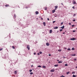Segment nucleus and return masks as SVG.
Masks as SVG:
<instances>
[{"label":"nucleus","instance_id":"obj_1","mask_svg":"<svg viewBox=\"0 0 77 77\" xmlns=\"http://www.w3.org/2000/svg\"><path fill=\"white\" fill-rule=\"evenodd\" d=\"M70 40H71L72 41H74V40H76V38H71L70 39Z\"/></svg>","mask_w":77,"mask_h":77},{"label":"nucleus","instance_id":"obj_2","mask_svg":"<svg viewBox=\"0 0 77 77\" xmlns=\"http://www.w3.org/2000/svg\"><path fill=\"white\" fill-rule=\"evenodd\" d=\"M27 48L28 50H30V47L29 46V45H27Z\"/></svg>","mask_w":77,"mask_h":77},{"label":"nucleus","instance_id":"obj_3","mask_svg":"<svg viewBox=\"0 0 77 77\" xmlns=\"http://www.w3.org/2000/svg\"><path fill=\"white\" fill-rule=\"evenodd\" d=\"M55 10H56V9H57V8H58V6H55Z\"/></svg>","mask_w":77,"mask_h":77},{"label":"nucleus","instance_id":"obj_4","mask_svg":"<svg viewBox=\"0 0 77 77\" xmlns=\"http://www.w3.org/2000/svg\"><path fill=\"white\" fill-rule=\"evenodd\" d=\"M17 71H14V74H17Z\"/></svg>","mask_w":77,"mask_h":77},{"label":"nucleus","instance_id":"obj_5","mask_svg":"<svg viewBox=\"0 0 77 77\" xmlns=\"http://www.w3.org/2000/svg\"><path fill=\"white\" fill-rule=\"evenodd\" d=\"M43 24L44 26H46V23H45V22H43Z\"/></svg>","mask_w":77,"mask_h":77},{"label":"nucleus","instance_id":"obj_6","mask_svg":"<svg viewBox=\"0 0 77 77\" xmlns=\"http://www.w3.org/2000/svg\"><path fill=\"white\" fill-rule=\"evenodd\" d=\"M58 29V27L56 26L54 28V29Z\"/></svg>","mask_w":77,"mask_h":77},{"label":"nucleus","instance_id":"obj_7","mask_svg":"<svg viewBox=\"0 0 77 77\" xmlns=\"http://www.w3.org/2000/svg\"><path fill=\"white\" fill-rule=\"evenodd\" d=\"M50 32V33H52V30L51 29L49 31Z\"/></svg>","mask_w":77,"mask_h":77},{"label":"nucleus","instance_id":"obj_8","mask_svg":"<svg viewBox=\"0 0 77 77\" xmlns=\"http://www.w3.org/2000/svg\"><path fill=\"white\" fill-rule=\"evenodd\" d=\"M5 7H9V5H5Z\"/></svg>","mask_w":77,"mask_h":77},{"label":"nucleus","instance_id":"obj_9","mask_svg":"<svg viewBox=\"0 0 77 77\" xmlns=\"http://www.w3.org/2000/svg\"><path fill=\"white\" fill-rule=\"evenodd\" d=\"M47 7H45V11H47Z\"/></svg>","mask_w":77,"mask_h":77},{"label":"nucleus","instance_id":"obj_10","mask_svg":"<svg viewBox=\"0 0 77 77\" xmlns=\"http://www.w3.org/2000/svg\"><path fill=\"white\" fill-rule=\"evenodd\" d=\"M49 43H46V45L47 46H49Z\"/></svg>","mask_w":77,"mask_h":77},{"label":"nucleus","instance_id":"obj_11","mask_svg":"<svg viewBox=\"0 0 77 77\" xmlns=\"http://www.w3.org/2000/svg\"><path fill=\"white\" fill-rule=\"evenodd\" d=\"M51 72H54V70L52 69L51 70Z\"/></svg>","mask_w":77,"mask_h":77},{"label":"nucleus","instance_id":"obj_12","mask_svg":"<svg viewBox=\"0 0 77 77\" xmlns=\"http://www.w3.org/2000/svg\"><path fill=\"white\" fill-rule=\"evenodd\" d=\"M42 68H46V66H42Z\"/></svg>","mask_w":77,"mask_h":77},{"label":"nucleus","instance_id":"obj_13","mask_svg":"<svg viewBox=\"0 0 77 77\" xmlns=\"http://www.w3.org/2000/svg\"><path fill=\"white\" fill-rule=\"evenodd\" d=\"M62 63V61H59V62H58V63Z\"/></svg>","mask_w":77,"mask_h":77},{"label":"nucleus","instance_id":"obj_14","mask_svg":"<svg viewBox=\"0 0 77 77\" xmlns=\"http://www.w3.org/2000/svg\"><path fill=\"white\" fill-rule=\"evenodd\" d=\"M56 11V10H53L52 11V13H54V12H55V11Z\"/></svg>","mask_w":77,"mask_h":77},{"label":"nucleus","instance_id":"obj_15","mask_svg":"<svg viewBox=\"0 0 77 77\" xmlns=\"http://www.w3.org/2000/svg\"><path fill=\"white\" fill-rule=\"evenodd\" d=\"M64 26L63 25L62 27H61V29H64Z\"/></svg>","mask_w":77,"mask_h":77},{"label":"nucleus","instance_id":"obj_16","mask_svg":"<svg viewBox=\"0 0 77 77\" xmlns=\"http://www.w3.org/2000/svg\"><path fill=\"white\" fill-rule=\"evenodd\" d=\"M75 1H74L73 2V4H75Z\"/></svg>","mask_w":77,"mask_h":77},{"label":"nucleus","instance_id":"obj_17","mask_svg":"<svg viewBox=\"0 0 77 77\" xmlns=\"http://www.w3.org/2000/svg\"><path fill=\"white\" fill-rule=\"evenodd\" d=\"M35 13H36V15H37V14H39V13H38V11H37L35 12Z\"/></svg>","mask_w":77,"mask_h":77},{"label":"nucleus","instance_id":"obj_18","mask_svg":"<svg viewBox=\"0 0 77 77\" xmlns=\"http://www.w3.org/2000/svg\"><path fill=\"white\" fill-rule=\"evenodd\" d=\"M58 65H54V66H55V67H57V66Z\"/></svg>","mask_w":77,"mask_h":77},{"label":"nucleus","instance_id":"obj_19","mask_svg":"<svg viewBox=\"0 0 77 77\" xmlns=\"http://www.w3.org/2000/svg\"><path fill=\"white\" fill-rule=\"evenodd\" d=\"M72 56H75V54H73L72 55Z\"/></svg>","mask_w":77,"mask_h":77},{"label":"nucleus","instance_id":"obj_20","mask_svg":"<svg viewBox=\"0 0 77 77\" xmlns=\"http://www.w3.org/2000/svg\"><path fill=\"white\" fill-rule=\"evenodd\" d=\"M72 77H76V75H73V76H72Z\"/></svg>","mask_w":77,"mask_h":77},{"label":"nucleus","instance_id":"obj_21","mask_svg":"<svg viewBox=\"0 0 77 77\" xmlns=\"http://www.w3.org/2000/svg\"><path fill=\"white\" fill-rule=\"evenodd\" d=\"M72 50H75V49L74 48H72Z\"/></svg>","mask_w":77,"mask_h":77},{"label":"nucleus","instance_id":"obj_22","mask_svg":"<svg viewBox=\"0 0 77 77\" xmlns=\"http://www.w3.org/2000/svg\"><path fill=\"white\" fill-rule=\"evenodd\" d=\"M67 50H68V51H70V50H71V49H70V48H68L67 49Z\"/></svg>","mask_w":77,"mask_h":77},{"label":"nucleus","instance_id":"obj_23","mask_svg":"<svg viewBox=\"0 0 77 77\" xmlns=\"http://www.w3.org/2000/svg\"><path fill=\"white\" fill-rule=\"evenodd\" d=\"M12 48L13 49H15V47L14 46H12Z\"/></svg>","mask_w":77,"mask_h":77},{"label":"nucleus","instance_id":"obj_24","mask_svg":"<svg viewBox=\"0 0 77 77\" xmlns=\"http://www.w3.org/2000/svg\"><path fill=\"white\" fill-rule=\"evenodd\" d=\"M62 51V50L61 49H60V50H58V51Z\"/></svg>","mask_w":77,"mask_h":77},{"label":"nucleus","instance_id":"obj_25","mask_svg":"<svg viewBox=\"0 0 77 77\" xmlns=\"http://www.w3.org/2000/svg\"><path fill=\"white\" fill-rule=\"evenodd\" d=\"M29 72H32V70L30 69V70H29Z\"/></svg>","mask_w":77,"mask_h":77},{"label":"nucleus","instance_id":"obj_26","mask_svg":"<svg viewBox=\"0 0 77 77\" xmlns=\"http://www.w3.org/2000/svg\"><path fill=\"white\" fill-rule=\"evenodd\" d=\"M38 67H39V68H41V66H38Z\"/></svg>","mask_w":77,"mask_h":77},{"label":"nucleus","instance_id":"obj_27","mask_svg":"<svg viewBox=\"0 0 77 77\" xmlns=\"http://www.w3.org/2000/svg\"><path fill=\"white\" fill-rule=\"evenodd\" d=\"M39 53H40V54H42V52L41 51H40V52H39Z\"/></svg>","mask_w":77,"mask_h":77},{"label":"nucleus","instance_id":"obj_28","mask_svg":"<svg viewBox=\"0 0 77 77\" xmlns=\"http://www.w3.org/2000/svg\"><path fill=\"white\" fill-rule=\"evenodd\" d=\"M75 71H73L72 72V74H75Z\"/></svg>","mask_w":77,"mask_h":77},{"label":"nucleus","instance_id":"obj_29","mask_svg":"<svg viewBox=\"0 0 77 77\" xmlns=\"http://www.w3.org/2000/svg\"><path fill=\"white\" fill-rule=\"evenodd\" d=\"M33 74V73L32 72L30 73V74H31V75H32V74Z\"/></svg>","mask_w":77,"mask_h":77},{"label":"nucleus","instance_id":"obj_30","mask_svg":"<svg viewBox=\"0 0 77 77\" xmlns=\"http://www.w3.org/2000/svg\"><path fill=\"white\" fill-rule=\"evenodd\" d=\"M69 72H66L67 74H69Z\"/></svg>","mask_w":77,"mask_h":77},{"label":"nucleus","instance_id":"obj_31","mask_svg":"<svg viewBox=\"0 0 77 77\" xmlns=\"http://www.w3.org/2000/svg\"><path fill=\"white\" fill-rule=\"evenodd\" d=\"M74 26H75V25H72V27H74Z\"/></svg>","mask_w":77,"mask_h":77},{"label":"nucleus","instance_id":"obj_32","mask_svg":"<svg viewBox=\"0 0 77 77\" xmlns=\"http://www.w3.org/2000/svg\"><path fill=\"white\" fill-rule=\"evenodd\" d=\"M2 50H3V48H2L0 49V51H2Z\"/></svg>","mask_w":77,"mask_h":77},{"label":"nucleus","instance_id":"obj_33","mask_svg":"<svg viewBox=\"0 0 77 77\" xmlns=\"http://www.w3.org/2000/svg\"><path fill=\"white\" fill-rule=\"evenodd\" d=\"M65 66H68V64H66L65 65Z\"/></svg>","mask_w":77,"mask_h":77},{"label":"nucleus","instance_id":"obj_34","mask_svg":"<svg viewBox=\"0 0 77 77\" xmlns=\"http://www.w3.org/2000/svg\"><path fill=\"white\" fill-rule=\"evenodd\" d=\"M61 77H65V76L63 75H62L60 76Z\"/></svg>","mask_w":77,"mask_h":77},{"label":"nucleus","instance_id":"obj_35","mask_svg":"<svg viewBox=\"0 0 77 77\" xmlns=\"http://www.w3.org/2000/svg\"><path fill=\"white\" fill-rule=\"evenodd\" d=\"M72 8H73V9H75V7L74 6H73L72 7Z\"/></svg>","mask_w":77,"mask_h":77},{"label":"nucleus","instance_id":"obj_36","mask_svg":"<svg viewBox=\"0 0 77 77\" xmlns=\"http://www.w3.org/2000/svg\"><path fill=\"white\" fill-rule=\"evenodd\" d=\"M63 22H62V23H61V25H62V24H63Z\"/></svg>","mask_w":77,"mask_h":77},{"label":"nucleus","instance_id":"obj_37","mask_svg":"<svg viewBox=\"0 0 77 77\" xmlns=\"http://www.w3.org/2000/svg\"><path fill=\"white\" fill-rule=\"evenodd\" d=\"M47 20H48V21H49V20H50V19H49V18H47Z\"/></svg>","mask_w":77,"mask_h":77},{"label":"nucleus","instance_id":"obj_38","mask_svg":"<svg viewBox=\"0 0 77 77\" xmlns=\"http://www.w3.org/2000/svg\"><path fill=\"white\" fill-rule=\"evenodd\" d=\"M75 21V20H73V21Z\"/></svg>","mask_w":77,"mask_h":77},{"label":"nucleus","instance_id":"obj_39","mask_svg":"<svg viewBox=\"0 0 77 77\" xmlns=\"http://www.w3.org/2000/svg\"><path fill=\"white\" fill-rule=\"evenodd\" d=\"M62 29H61L60 30V32H62Z\"/></svg>","mask_w":77,"mask_h":77},{"label":"nucleus","instance_id":"obj_40","mask_svg":"<svg viewBox=\"0 0 77 77\" xmlns=\"http://www.w3.org/2000/svg\"><path fill=\"white\" fill-rule=\"evenodd\" d=\"M69 25H71V23H69Z\"/></svg>","mask_w":77,"mask_h":77},{"label":"nucleus","instance_id":"obj_41","mask_svg":"<svg viewBox=\"0 0 77 77\" xmlns=\"http://www.w3.org/2000/svg\"><path fill=\"white\" fill-rule=\"evenodd\" d=\"M34 55H35V54H36V53H34Z\"/></svg>","mask_w":77,"mask_h":77},{"label":"nucleus","instance_id":"obj_42","mask_svg":"<svg viewBox=\"0 0 77 77\" xmlns=\"http://www.w3.org/2000/svg\"><path fill=\"white\" fill-rule=\"evenodd\" d=\"M48 55L49 56H51V54H49Z\"/></svg>","mask_w":77,"mask_h":77},{"label":"nucleus","instance_id":"obj_43","mask_svg":"<svg viewBox=\"0 0 77 77\" xmlns=\"http://www.w3.org/2000/svg\"><path fill=\"white\" fill-rule=\"evenodd\" d=\"M38 54V55H39V53H38V54Z\"/></svg>","mask_w":77,"mask_h":77},{"label":"nucleus","instance_id":"obj_44","mask_svg":"<svg viewBox=\"0 0 77 77\" xmlns=\"http://www.w3.org/2000/svg\"><path fill=\"white\" fill-rule=\"evenodd\" d=\"M41 19H42V20H43V18H41Z\"/></svg>","mask_w":77,"mask_h":77},{"label":"nucleus","instance_id":"obj_45","mask_svg":"<svg viewBox=\"0 0 77 77\" xmlns=\"http://www.w3.org/2000/svg\"><path fill=\"white\" fill-rule=\"evenodd\" d=\"M74 60H76V59H75Z\"/></svg>","mask_w":77,"mask_h":77},{"label":"nucleus","instance_id":"obj_46","mask_svg":"<svg viewBox=\"0 0 77 77\" xmlns=\"http://www.w3.org/2000/svg\"><path fill=\"white\" fill-rule=\"evenodd\" d=\"M64 49H65V50H66V48H64Z\"/></svg>","mask_w":77,"mask_h":77},{"label":"nucleus","instance_id":"obj_47","mask_svg":"<svg viewBox=\"0 0 77 77\" xmlns=\"http://www.w3.org/2000/svg\"><path fill=\"white\" fill-rule=\"evenodd\" d=\"M14 17H16V15H15V14H14Z\"/></svg>","mask_w":77,"mask_h":77},{"label":"nucleus","instance_id":"obj_48","mask_svg":"<svg viewBox=\"0 0 77 77\" xmlns=\"http://www.w3.org/2000/svg\"><path fill=\"white\" fill-rule=\"evenodd\" d=\"M55 21H54V22H53V23H55Z\"/></svg>","mask_w":77,"mask_h":77},{"label":"nucleus","instance_id":"obj_49","mask_svg":"<svg viewBox=\"0 0 77 77\" xmlns=\"http://www.w3.org/2000/svg\"><path fill=\"white\" fill-rule=\"evenodd\" d=\"M73 32H75V31L73 30Z\"/></svg>","mask_w":77,"mask_h":77},{"label":"nucleus","instance_id":"obj_50","mask_svg":"<svg viewBox=\"0 0 77 77\" xmlns=\"http://www.w3.org/2000/svg\"><path fill=\"white\" fill-rule=\"evenodd\" d=\"M75 15H76L75 14H74V16H75Z\"/></svg>","mask_w":77,"mask_h":77},{"label":"nucleus","instance_id":"obj_51","mask_svg":"<svg viewBox=\"0 0 77 77\" xmlns=\"http://www.w3.org/2000/svg\"><path fill=\"white\" fill-rule=\"evenodd\" d=\"M33 65H32V66H31V67H33Z\"/></svg>","mask_w":77,"mask_h":77},{"label":"nucleus","instance_id":"obj_52","mask_svg":"<svg viewBox=\"0 0 77 77\" xmlns=\"http://www.w3.org/2000/svg\"><path fill=\"white\" fill-rule=\"evenodd\" d=\"M63 34H65V32H64L63 33Z\"/></svg>","mask_w":77,"mask_h":77},{"label":"nucleus","instance_id":"obj_53","mask_svg":"<svg viewBox=\"0 0 77 77\" xmlns=\"http://www.w3.org/2000/svg\"><path fill=\"white\" fill-rule=\"evenodd\" d=\"M61 4L63 5V4L62 3H61Z\"/></svg>","mask_w":77,"mask_h":77},{"label":"nucleus","instance_id":"obj_54","mask_svg":"<svg viewBox=\"0 0 77 77\" xmlns=\"http://www.w3.org/2000/svg\"><path fill=\"white\" fill-rule=\"evenodd\" d=\"M64 57V58H65V57Z\"/></svg>","mask_w":77,"mask_h":77},{"label":"nucleus","instance_id":"obj_55","mask_svg":"<svg viewBox=\"0 0 77 77\" xmlns=\"http://www.w3.org/2000/svg\"><path fill=\"white\" fill-rule=\"evenodd\" d=\"M57 61L58 62H59V60H57Z\"/></svg>","mask_w":77,"mask_h":77},{"label":"nucleus","instance_id":"obj_56","mask_svg":"<svg viewBox=\"0 0 77 77\" xmlns=\"http://www.w3.org/2000/svg\"><path fill=\"white\" fill-rule=\"evenodd\" d=\"M76 68H77V66L76 67Z\"/></svg>","mask_w":77,"mask_h":77},{"label":"nucleus","instance_id":"obj_57","mask_svg":"<svg viewBox=\"0 0 77 77\" xmlns=\"http://www.w3.org/2000/svg\"><path fill=\"white\" fill-rule=\"evenodd\" d=\"M26 8H27V7H26Z\"/></svg>","mask_w":77,"mask_h":77},{"label":"nucleus","instance_id":"obj_58","mask_svg":"<svg viewBox=\"0 0 77 77\" xmlns=\"http://www.w3.org/2000/svg\"><path fill=\"white\" fill-rule=\"evenodd\" d=\"M37 19L38 20V18H37Z\"/></svg>","mask_w":77,"mask_h":77}]
</instances>
